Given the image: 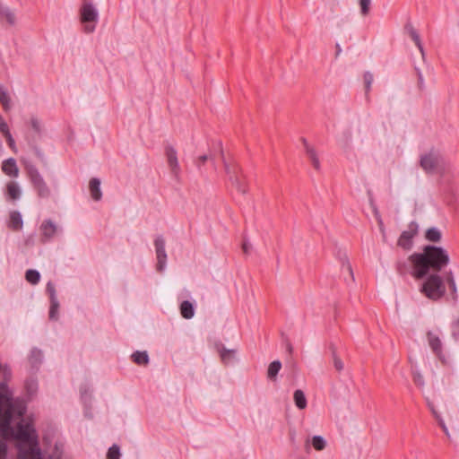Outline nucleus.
<instances>
[{"label":"nucleus","mask_w":459,"mask_h":459,"mask_svg":"<svg viewBox=\"0 0 459 459\" xmlns=\"http://www.w3.org/2000/svg\"><path fill=\"white\" fill-rule=\"evenodd\" d=\"M14 407L11 397L0 394V433L4 438L18 441L19 459H44L39 446L38 436L32 425L19 421L16 428L11 426Z\"/></svg>","instance_id":"nucleus-1"},{"label":"nucleus","mask_w":459,"mask_h":459,"mask_svg":"<svg viewBox=\"0 0 459 459\" xmlns=\"http://www.w3.org/2000/svg\"><path fill=\"white\" fill-rule=\"evenodd\" d=\"M413 265V276L416 279L424 278L432 269L435 272L441 271L449 264L447 252L436 246H426L422 253H414L410 256Z\"/></svg>","instance_id":"nucleus-2"},{"label":"nucleus","mask_w":459,"mask_h":459,"mask_svg":"<svg viewBox=\"0 0 459 459\" xmlns=\"http://www.w3.org/2000/svg\"><path fill=\"white\" fill-rule=\"evenodd\" d=\"M420 290L428 299L437 301L445 295L446 287L442 278L438 274L434 273L426 279Z\"/></svg>","instance_id":"nucleus-3"},{"label":"nucleus","mask_w":459,"mask_h":459,"mask_svg":"<svg viewBox=\"0 0 459 459\" xmlns=\"http://www.w3.org/2000/svg\"><path fill=\"white\" fill-rule=\"evenodd\" d=\"M29 178L36 189L38 195L41 198H48L50 196V189L45 182L43 177L38 169L32 165L27 168Z\"/></svg>","instance_id":"nucleus-4"},{"label":"nucleus","mask_w":459,"mask_h":459,"mask_svg":"<svg viewBox=\"0 0 459 459\" xmlns=\"http://www.w3.org/2000/svg\"><path fill=\"white\" fill-rule=\"evenodd\" d=\"M99 18V13L93 4L88 0H84L83 4L81 7V21L83 23H88L84 27V31L87 33H91L95 30V25L91 24V22H97Z\"/></svg>","instance_id":"nucleus-5"},{"label":"nucleus","mask_w":459,"mask_h":459,"mask_svg":"<svg viewBox=\"0 0 459 459\" xmlns=\"http://www.w3.org/2000/svg\"><path fill=\"white\" fill-rule=\"evenodd\" d=\"M222 159L224 162L225 171L229 175L230 180L231 181L232 185L239 193L246 194L247 192V185L241 169L238 168H231L224 160L223 157Z\"/></svg>","instance_id":"nucleus-6"},{"label":"nucleus","mask_w":459,"mask_h":459,"mask_svg":"<svg viewBox=\"0 0 459 459\" xmlns=\"http://www.w3.org/2000/svg\"><path fill=\"white\" fill-rule=\"evenodd\" d=\"M442 160L440 153L431 149L429 152L420 156V164L424 171L431 173L441 164Z\"/></svg>","instance_id":"nucleus-7"},{"label":"nucleus","mask_w":459,"mask_h":459,"mask_svg":"<svg viewBox=\"0 0 459 459\" xmlns=\"http://www.w3.org/2000/svg\"><path fill=\"white\" fill-rule=\"evenodd\" d=\"M156 256H157V270L162 272L166 267L167 254L165 250V240L161 236H159L154 240Z\"/></svg>","instance_id":"nucleus-8"},{"label":"nucleus","mask_w":459,"mask_h":459,"mask_svg":"<svg viewBox=\"0 0 459 459\" xmlns=\"http://www.w3.org/2000/svg\"><path fill=\"white\" fill-rule=\"evenodd\" d=\"M427 340H428V343H429L430 349L432 350L433 353L438 358V359L443 364H446L447 361H446V357L443 354V351H442V342H441L440 338L438 337V335H437L436 333H434L431 331H429L427 333Z\"/></svg>","instance_id":"nucleus-9"},{"label":"nucleus","mask_w":459,"mask_h":459,"mask_svg":"<svg viewBox=\"0 0 459 459\" xmlns=\"http://www.w3.org/2000/svg\"><path fill=\"white\" fill-rule=\"evenodd\" d=\"M417 234V224L411 223L408 230H404L399 237L397 245L404 250H410L412 247V239Z\"/></svg>","instance_id":"nucleus-10"},{"label":"nucleus","mask_w":459,"mask_h":459,"mask_svg":"<svg viewBox=\"0 0 459 459\" xmlns=\"http://www.w3.org/2000/svg\"><path fill=\"white\" fill-rule=\"evenodd\" d=\"M168 165L170 169L171 174L178 178L180 173V166L178 160V153L174 147L168 145L165 149Z\"/></svg>","instance_id":"nucleus-11"},{"label":"nucleus","mask_w":459,"mask_h":459,"mask_svg":"<svg viewBox=\"0 0 459 459\" xmlns=\"http://www.w3.org/2000/svg\"><path fill=\"white\" fill-rule=\"evenodd\" d=\"M57 230H58L57 226L55 224V222L52 220L48 219V220L43 221V222L41 223V225L39 227V230H40V234H41V241L47 242V241H49L50 239H52L54 238V236L56 234Z\"/></svg>","instance_id":"nucleus-12"},{"label":"nucleus","mask_w":459,"mask_h":459,"mask_svg":"<svg viewBox=\"0 0 459 459\" xmlns=\"http://www.w3.org/2000/svg\"><path fill=\"white\" fill-rule=\"evenodd\" d=\"M2 171L12 178H17L19 175V169L16 160L13 158L4 160L2 163Z\"/></svg>","instance_id":"nucleus-13"},{"label":"nucleus","mask_w":459,"mask_h":459,"mask_svg":"<svg viewBox=\"0 0 459 459\" xmlns=\"http://www.w3.org/2000/svg\"><path fill=\"white\" fill-rule=\"evenodd\" d=\"M302 143L305 147L306 154L309 158L313 167L316 170H319L320 169V161H319V158L317 156V153H316L315 148L313 146H311L310 144H308V143L307 142V140L305 138L302 139Z\"/></svg>","instance_id":"nucleus-14"},{"label":"nucleus","mask_w":459,"mask_h":459,"mask_svg":"<svg viewBox=\"0 0 459 459\" xmlns=\"http://www.w3.org/2000/svg\"><path fill=\"white\" fill-rule=\"evenodd\" d=\"M22 190L16 181H9L6 184V196L8 199L15 201L21 198Z\"/></svg>","instance_id":"nucleus-15"},{"label":"nucleus","mask_w":459,"mask_h":459,"mask_svg":"<svg viewBox=\"0 0 459 459\" xmlns=\"http://www.w3.org/2000/svg\"><path fill=\"white\" fill-rule=\"evenodd\" d=\"M89 189L91 195L94 201H100L102 197L100 189V180L97 178H92L89 183Z\"/></svg>","instance_id":"nucleus-16"},{"label":"nucleus","mask_w":459,"mask_h":459,"mask_svg":"<svg viewBox=\"0 0 459 459\" xmlns=\"http://www.w3.org/2000/svg\"><path fill=\"white\" fill-rule=\"evenodd\" d=\"M9 225L13 230H19L22 228L23 221H22V214L19 212L13 211L10 213V224Z\"/></svg>","instance_id":"nucleus-17"},{"label":"nucleus","mask_w":459,"mask_h":459,"mask_svg":"<svg viewBox=\"0 0 459 459\" xmlns=\"http://www.w3.org/2000/svg\"><path fill=\"white\" fill-rule=\"evenodd\" d=\"M181 316L186 319H190L195 315L194 306L191 302L185 300L180 304Z\"/></svg>","instance_id":"nucleus-18"},{"label":"nucleus","mask_w":459,"mask_h":459,"mask_svg":"<svg viewBox=\"0 0 459 459\" xmlns=\"http://www.w3.org/2000/svg\"><path fill=\"white\" fill-rule=\"evenodd\" d=\"M406 29H407L411 39L414 41L415 45L419 48L420 52L421 53L422 56H424V48L421 44V40H420L419 33L411 25L407 26Z\"/></svg>","instance_id":"nucleus-19"},{"label":"nucleus","mask_w":459,"mask_h":459,"mask_svg":"<svg viewBox=\"0 0 459 459\" xmlns=\"http://www.w3.org/2000/svg\"><path fill=\"white\" fill-rule=\"evenodd\" d=\"M293 398L295 404L299 409L303 410L307 407V399L303 391L299 389L296 390L294 392Z\"/></svg>","instance_id":"nucleus-20"},{"label":"nucleus","mask_w":459,"mask_h":459,"mask_svg":"<svg viewBox=\"0 0 459 459\" xmlns=\"http://www.w3.org/2000/svg\"><path fill=\"white\" fill-rule=\"evenodd\" d=\"M441 237H442V235H441L440 230L436 227L428 229L426 231V234H425L426 239L430 242H439L441 239Z\"/></svg>","instance_id":"nucleus-21"},{"label":"nucleus","mask_w":459,"mask_h":459,"mask_svg":"<svg viewBox=\"0 0 459 459\" xmlns=\"http://www.w3.org/2000/svg\"><path fill=\"white\" fill-rule=\"evenodd\" d=\"M132 359L138 365H146L149 362V356L146 351H135L132 354Z\"/></svg>","instance_id":"nucleus-22"},{"label":"nucleus","mask_w":459,"mask_h":459,"mask_svg":"<svg viewBox=\"0 0 459 459\" xmlns=\"http://www.w3.org/2000/svg\"><path fill=\"white\" fill-rule=\"evenodd\" d=\"M281 368V363L280 360H274L270 363L267 370V377L270 379H274Z\"/></svg>","instance_id":"nucleus-23"},{"label":"nucleus","mask_w":459,"mask_h":459,"mask_svg":"<svg viewBox=\"0 0 459 459\" xmlns=\"http://www.w3.org/2000/svg\"><path fill=\"white\" fill-rule=\"evenodd\" d=\"M0 103L5 111L11 108V99L4 87H0Z\"/></svg>","instance_id":"nucleus-24"},{"label":"nucleus","mask_w":459,"mask_h":459,"mask_svg":"<svg viewBox=\"0 0 459 459\" xmlns=\"http://www.w3.org/2000/svg\"><path fill=\"white\" fill-rule=\"evenodd\" d=\"M446 281L451 289V292H452V299L456 301L457 299V288H456V283H455V278H454V275H453V273L452 272H449L447 273L446 274Z\"/></svg>","instance_id":"nucleus-25"},{"label":"nucleus","mask_w":459,"mask_h":459,"mask_svg":"<svg viewBox=\"0 0 459 459\" xmlns=\"http://www.w3.org/2000/svg\"><path fill=\"white\" fill-rule=\"evenodd\" d=\"M25 279L31 284H37L40 280V274L36 270L29 269L25 273Z\"/></svg>","instance_id":"nucleus-26"},{"label":"nucleus","mask_w":459,"mask_h":459,"mask_svg":"<svg viewBox=\"0 0 459 459\" xmlns=\"http://www.w3.org/2000/svg\"><path fill=\"white\" fill-rule=\"evenodd\" d=\"M42 351L37 348H34L30 356V362L33 367L38 366L42 360Z\"/></svg>","instance_id":"nucleus-27"},{"label":"nucleus","mask_w":459,"mask_h":459,"mask_svg":"<svg viewBox=\"0 0 459 459\" xmlns=\"http://www.w3.org/2000/svg\"><path fill=\"white\" fill-rule=\"evenodd\" d=\"M311 444L316 451H322L326 446V442L322 436H314Z\"/></svg>","instance_id":"nucleus-28"},{"label":"nucleus","mask_w":459,"mask_h":459,"mask_svg":"<svg viewBox=\"0 0 459 459\" xmlns=\"http://www.w3.org/2000/svg\"><path fill=\"white\" fill-rule=\"evenodd\" d=\"M236 351L222 348L220 351L221 359L223 362L228 363L235 358Z\"/></svg>","instance_id":"nucleus-29"},{"label":"nucleus","mask_w":459,"mask_h":459,"mask_svg":"<svg viewBox=\"0 0 459 459\" xmlns=\"http://www.w3.org/2000/svg\"><path fill=\"white\" fill-rule=\"evenodd\" d=\"M59 302L58 300L50 301L49 319L57 320L58 318Z\"/></svg>","instance_id":"nucleus-30"},{"label":"nucleus","mask_w":459,"mask_h":459,"mask_svg":"<svg viewBox=\"0 0 459 459\" xmlns=\"http://www.w3.org/2000/svg\"><path fill=\"white\" fill-rule=\"evenodd\" d=\"M370 205L372 206L373 208V212H374V215L378 222V225H379V229L381 230V232L383 233V236L385 237V227H384V223H383V221H382V218H381V215L377 208V206L375 205L374 204V201L372 199H370Z\"/></svg>","instance_id":"nucleus-31"},{"label":"nucleus","mask_w":459,"mask_h":459,"mask_svg":"<svg viewBox=\"0 0 459 459\" xmlns=\"http://www.w3.org/2000/svg\"><path fill=\"white\" fill-rule=\"evenodd\" d=\"M363 78H364V82H365L366 93L368 94L371 89L374 76H373L372 73L366 72L363 75Z\"/></svg>","instance_id":"nucleus-32"},{"label":"nucleus","mask_w":459,"mask_h":459,"mask_svg":"<svg viewBox=\"0 0 459 459\" xmlns=\"http://www.w3.org/2000/svg\"><path fill=\"white\" fill-rule=\"evenodd\" d=\"M3 12L1 16L4 17L9 24L13 25L16 21L14 13L9 8L3 9Z\"/></svg>","instance_id":"nucleus-33"},{"label":"nucleus","mask_w":459,"mask_h":459,"mask_svg":"<svg viewBox=\"0 0 459 459\" xmlns=\"http://www.w3.org/2000/svg\"><path fill=\"white\" fill-rule=\"evenodd\" d=\"M107 456L108 459H119L120 450L118 446L113 445L111 447H109Z\"/></svg>","instance_id":"nucleus-34"},{"label":"nucleus","mask_w":459,"mask_h":459,"mask_svg":"<svg viewBox=\"0 0 459 459\" xmlns=\"http://www.w3.org/2000/svg\"><path fill=\"white\" fill-rule=\"evenodd\" d=\"M371 0H359L360 13L362 15H367L369 13Z\"/></svg>","instance_id":"nucleus-35"},{"label":"nucleus","mask_w":459,"mask_h":459,"mask_svg":"<svg viewBox=\"0 0 459 459\" xmlns=\"http://www.w3.org/2000/svg\"><path fill=\"white\" fill-rule=\"evenodd\" d=\"M46 290L49 295L50 301L57 300L56 288L52 282L47 284Z\"/></svg>","instance_id":"nucleus-36"},{"label":"nucleus","mask_w":459,"mask_h":459,"mask_svg":"<svg viewBox=\"0 0 459 459\" xmlns=\"http://www.w3.org/2000/svg\"><path fill=\"white\" fill-rule=\"evenodd\" d=\"M0 132L4 135V137H7V135H10V130L7 123L4 120L3 117L0 115Z\"/></svg>","instance_id":"nucleus-37"},{"label":"nucleus","mask_w":459,"mask_h":459,"mask_svg":"<svg viewBox=\"0 0 459 459\" xmlns=\"http://www.w3.org/2000/svg\"><path fill=\"white\" fill-rule=\"evenodd\" d=\"M333 366L337 371H342L344 368L342 359L333 352Z\"/></svg>","instance_id":"nucleus-38"},{"label":"nucleus","mask_w":459,"mask_h":459,"mask_svg":"<svg viewBox=\"0 0 459 459\" xmlns=\"http://www.w3.org/2000/svg\"><path fill=\"white\" fill-rule=\"evenodd\" d=\"M342 270H345L348 273V274L351 276V281L354 280L351 265L347 259H345L342 262Z\"/></svg>","instance_id":"nucleus-39"},{"label":"nucleus","mask_w":459,"mask_h":459,"mask_svg":"<svg viewBox=\"0 0 459 459\" xmlns=\"http://www.w3.org/2000/svg\"><path fill=\"white\" fill-rule=\"evenodd\" d=\"M413 381L419 386L424 385V378H423V376L420 372L413 373Z\"/></svg>","instance_id":"nucleus-40"},{"label":"nucleus","mask_w":459,"mask_h":459,"mask_svg":"<svg viewBox=\"0 0 459 459\" xmlns=\"http://www.w3.org/2000/svg\"><path fill=\"white\" fill-rule=\"evenodd\" d=\"M436 420H437L439 426L441 427V429H443L444 433L446 434V436L450 438V433L448 431V429L444 421V420L442 419L441 416L436 418Z\"/></svg>","instance_id":"nucleus-41"},{"label":"nucleus","mask_w":459,"mask_h":459,"mask_svg":"<svg viewBox=\"0 0 459 459\" xmlns=\"http://www.w3.org/2000/svg\"><path fill=\"white\" fill-rule=\"evenodd\" d=\"M30 124H31V126L32 128L37 132V133H39L40 132V123L39 121L35 118V117H32L31 120H30Z\"/></svg>","instance_id":"nucleus-42"},{"label":"nucleus","mask_w":459,"mask_h":459,"mask_svg":"<svg viewBox=\"0 0 459 459\" xmlns=\"http://www.w3.org/2000/svg\"><path fill=\"white\" fill-rule=\"evenodd\" d=\"M5 138H6V141H7V143H8L9 147H10L13 151L16 152V145H15V142H14V139L13 138L12 134L7 135V137H5Z\"/></svg>","instance_id":"nucleus-43"},{"label":"nucleus","mask_w":459,"mask_h":459,"mask_svg":"<svg viewBox=\"0 0 459 459\" xmlns=\"http://www.w3.org/2000/svg\"><path fill=\"white\" fill-rule=\"evenodd\" d=\"M209 159H212V157L208 156V155H201L200 157H198L197 159V161H196V165L198 167H200L201 165L204 164L206 160H208Z\"/></svg>","instance_id":"nucleus-44"},{"label":"nucleus","mask_w":459,"mask_h":459,"mask_svg":"<svg viewBox=\"0 0 459 459\" xmlns=\"http://www.w3.org/2000/svg\"><path fill=\"white\" fill-rule=\"evenodd\" d=\"M428 406H429V410L431 411V412H432L433 416L435 417V419L440 416L439 413L435 409V406L433 405L432 403L429 402L428 403Z\"/></svg>","instance_id":"nucleus-45"},{"label":"nucleus","mask_w":459,"mask_h":459,"mask_svg":"<svg viewBox=\"0 0 459 459\" xmlns=\"http://www.w3.org/2000/svg\"><path fill=\"white\" fill-rule=\"evenodd\" d=\"M452 334L455 340H458L459 339V327L452 328Z\"/></svg>","instance_id":"nucleus-46"},{"label":"nucleus","mask_w":459,"mask_h":459,"mask_svg":"<svg viewBox=\"0 0 459 459\" xmlns=\"http://www.w3.org/2000/svg\"><path fill=\"white\" fill-rule=\"evenodd\" d=\"M418 77H419V87L422 88L423 84H424V80H423V76L420 72L418 73Z\"/></svg>","instance_id":"nucleus-47"},{"label":"nucleus","mask_w":459,"mask_h":459,"mask_svg":"<svg viewBox=\"0 0 459 459\" xmlns=\"http://www.w3.org/2000/svg\"><path fill=\"white\" fill-rule=\"evenodd\" d=\"M6 452V446L0 441V455H4Z\"/></svg>","instance_id":"nucleus-48"},{"label":"nucleus","mask_w":459,"mask_h":459,"mask_svg":"<svg viewBox=\"0 0 459 459\" xmlns=\"http://www.w3.org/2000/svg\"><path fill=\"white\" fill-rule=\"evenodd\" d=\"M335 48H336L335 56H338L342 53V48H341V46L339 43H336Z\"/></svg>","instance_id":"nucleus-49"},{"label":"nucleus","mask_w":459,"mask_h":459,"mask_svg":"<svg viewBox=\"0 0 459 459\" xmlns=\"http://www.w3.org/2000/svg\"><path fill=\"white\" fill-rule=\"evenodd\" d=\"M249 247H250V246H249L247 242H244V243H243L242 248H243V251H244L245 253H247V252H248Z\"/></svg>","instance_id":"nucleus-50"},{"label":"nucleus","mask_w":459,"mask_h":459,"mask_svg":"<svg viewBox=\"0 0 459 459\" xmlns=\"http://www.w3.org/2000/svg\"><path fill=\"white\" fill-rule=\"evenodd\" d=\"M35 152H36L38 157H39L41 159L43 158V154H42V152L39 149L36 148L35 149Z\"/></svg>","instance_id":"nucleus-51"},{"label":"nucleus","mask_w":459,"mask_h":459,"mask_svg":"<svg viewBox=\"0 0 459 459\" xmlns=\"http://www.w3.org/2000/svg\"><path fill=\"white\" fill-rule=\"evenodd\" d=\"M452 328H459V319L453 324Z\"/></svg>","instance_id":"nucleus-52"},{"label":"nucleus","mask_w":459,"mask_h":459,"mask_svg":"<svg viewBox=\"0 0 459 459\" xmlns=\"http://www.w3.org/2000/svg\"><path fill=\"white\" fill-rule=\"evenodd\" d=\"M287 350L290 353L292 352V345L290 342L287 344Z\"/></svg>","instance_id":"nucleus-53"},{"label":"nucleus","mask_w":459,"mask_h":459,"mask_svg":"<svg viewBox=\"0 0 459 459\" xmlns=\"http://www.w3.org/2000/svg\"><path fill=\"white\" fill-rule=\"evenodd\" d=\"M3 9H7V7H4V6L0 3V15H2V13H4V12H3Z\"/></svg>","instance_id":"nucleus-54"},{"label":"nucleus","mask_w":459,"mask_h":459,"mask_svg":"<svg viewBox=\"0 0 459 459\" xmlns=\"http://www.w3.org/2000/svg\"><path fill=\"white\" fill-rule=\"evenodd\" d=\"M18 417L21 419L22 417V411H19L18 412Z\"/></svg>","instance_id":"nucleus-55"},{"label":"nucleus","mask_w":459,"mask_h":459,"mask_svg":"<svg viewBox=\"0 0 459 459\" xmlns=\"http://www.w3.org/2000/svg\"><path fill=\"white\" fill-rule=\"evenodd\" d=\"M349 147H350V146H349V144H348V143H346V144L344 145V148H345V149H348Z\"/></svg>","instance_id":"nucleus-56"}]
</instances>
